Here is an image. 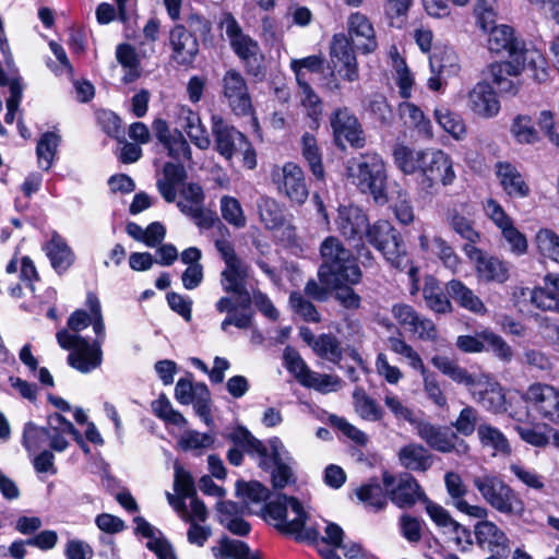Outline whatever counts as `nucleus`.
<instances>
[{"label": "nucleus", "mask_w": 559, "mask_h": 559, "mask_svg": "<svg viewBox=\"0 0 559 559\" xmlns=\"http://www.w3.org/2000/svg\"><path fill=\"white\" fill-rule=\"evenodd\" d=\"M393 158L403 174L420 175L419 186L428 194L438 193L439 186H452L456 179L452 157L440 148L414 150L399 144Z\"/></svg>", "instance_id": "obj_1"}, {"label": "nucleus", "mask_w": 559, "mask_h": 559, "mask_svg": "<svg viewBox=\"0 0 559 559\" xmlns=\"http://www.w3.org/2000/svg\"><path fill=\"white\" fill-rule=\"evenodd\" d=\"M221 277L223 290L236 296L235 300L230 297H222L215 304V308L219 313H228L222 321L221 329L227 331L230 325H235L238 329H249L252 322V298L247 289L250 266L241 259L236 260L225 264Z\"/></svg>", "instance_id": "obj_2"}, {"label": "nucleus", "mask_w": 559, "mask_h": 559, "mask_svg": "<svg viewBox=\"0 0 559 559\" xmlns=\"http://www.w3.org/2000/svg\"><path fill=\"white\" fill-rule=\"evenodd\" d=\"M320 254L322 263L318 276L322 285H356L360 282L362 273L357 264V259L338 238L326 237L320 246Z\"/></svg>", "instance_id": "obj_3"}, {"label": "nucleus", "mask_w": 559, "mask_h": 559, "mask_svg": "<svg viewBox=\"0 0 559 559\" xmlns=\"http://www.w3.org/2000/svg\"><path fill=\"white\" fill-rule=\"evenodd\" d=\"M263 510L278 532L294 535L298 542L319 540V531L313 526L306 527L309 515L297 498L280 495L275 500L265 503Z\"/></svg>", "instance_id": "obj_4"}, {"label": "nucleus", "mask_w": 559, "mask_h": 559, "mask_svg": "<svg viewBox=\"0 0 559 559\" xmlns=\"http://www.w3.org/2000/svg\"><path fill=\"white\" fill-rule=\"evenodd\" d=\"M346 171L353 185L362 193H370L378 204L388 202L385 165L378 153L367 152L348 159Z\"/></svg>", "instance_id": "obj_5"}, {"label": "nucleus", "mask_w": 559, "mask_h": 559, "mask_svg": "<svg viewBox=\"0 0 559 559\" xmlns=\"http://www.w3.org/2000/svg\"><path fill=\"white\" fill-rule=\"evenodd\" d=\"M211 133L215 152L225 160L230 162L235 156L240 155L246 168L254 169L257 167V153L251 142L221 115H212Z\"/></svg>", "instance_id": "obj_6"}, {"label": "nucleus", "mask_w": 559, "mask_h": 559, "mask_svg": "<svg viewBox=\"0 0 559 559\" xmlns=\"http://www.w3.org/2000/svg\"><path fill=\"white\" fill-rule=\"evenodd\" d=\"M473 485L481 498L499 513L521 515L524 512V501L500 476L493 474L475 476Z\"/></svg>", "instance_id": "obj_7"}, {"label": "nucleus", "mask_w": 559, "mask_h": 559, "mask_svg": "<svg viewBox=\"0 0 559 559\" xmlns=\"http://www.w3.org/2000/svg\"><path fill=\"white\" fill-rule=\"evenodd\" d=\"M222 27L225 28L230 47L243 63L247 73L259 80L263 79L265 68L258 41L242 32L241 26L231 13L224 14Z\"/></svg>", "instance_id": "obj_8"}, {"label": "nucleus", "mask_w": 559, "mask_h": 559, "mask_svg": "<svg viewBox=\"0 0 559 559\" xmlns=\"http://www.w3.org/2000/svg\"><path fill=\"white\" fill-rule=\"evenodd\" d=\"M366 238L378 251H380L386 261L397 270H405L409 265L405 243L401 234L388 221H377L372 225L368 224Z\"/></svg>", "instance_id": "obj_9"}, {"label": "nucleus", "mask_w": 559, "mask_h": 559, "mask_svg": "<svg viewBox=\"0 0 559 559\" xmlns=\"http://www.w3.org/2000/svg\"><path fill=\"white\" fill-rule=\"evenodd\" d=\"M330 67L333 71L326 82V87L331 91L341 88V84L335 72L347 82L359 80V68L355 50L348 38L343 33L335 34L332 37L329 47Z\"/></svg>", "instance_id": "obj_10"}, {"label": "nucleus", "mask_w": 559, "mask_h": 559, "mask_svg": "<svg viewBox=\"0 0 559 559\" xmlns=\"http://www.w3.org/2000/svg\"><path fill=\"white\" fill-rule=\"evenodd\" d=\"M57 342L63 349H71L68 364L82 373H88L98 368L103 361V350L98 343H90L80 334H71L61 330L56 335Z\"/></svg>", "instance_id": "obj_11"}, {"label": "nucleus", "mask_w": 559, "mask_h": 559, "mask_svg": "<svg viewBox=\"0 0 559 559\" xmlns=\"http://www.w3.org/2000/svg\"><path fill=\"white\" fill-rule=\"evenodd\" d=\"M221 97L239 117L253 114L252 98L245 76L236 69L227 70L219 81Z\"/></svg>", "instance_id": "obj_12"}, {"label": "nucleus", "mask_w": 559, "mask_h": 559, "mask_svg": "<svg viewBox=\"0 0 559 559\" xmlns=\"http://www.w3.org/2000/svg\"><path fill=\"white\" fill-rule=\"evenodd\" d=\"M382 484L388 498L400 509L412 508L418 501L423 503L427 497L417 479L409 473L394 476L385 472Z\"/></svg>", "instance_id": "obj_13"}, {"label": "nucleus", "mask_w": 559, "mask_h": 559, "mask_svg": "<svg viewBox=\"0 0 559 559\" xmlns=\"http://www.w3.org/2000/svg\"><path fill=\"white\" fill-rule=\"evenodd\" d=\"M179 194L180 200L177 201V207L183 215L191 218L200 228L209 229L214 225L215 214L205 209V194L199 183L183 185L179 189Z\"/></svg>", "instance_id": "obj_14"}, {"label": "nucleus", "mask_w": 559, "mask_h": 559, "mask_svg": "<svg viewBox=\"0 0 559 559\" xmlns=\"http://www.w3.org/2000/svg\"><path fill=\"white\" fill-rule=\"evenodd\" d=\"M335 143L344 148L343 141L354 148H362L366 145V136L358 118L347 107L337 108L330 117Z\"/></svg>", "instance_id": "obj_15"}, {"label": "nucleus", "mask_w": 559, "mask_h": 559, "mask_svg": "<svg viewBox=\"0 0 559 559\" xmlns=\"http://www.w3.org/2000/svg\"><path fill=\"white\" fill-rule=\"evenodd\" d=\"M273 181L280 194L287 198L292 203L304 204L309 190L302 169L295 163H286L273 174Z\"/></svg>", "instance_id": "obj_16"}, {"label": "nucleus", "mask_w": 559, "mask_h": 559, "mask_svg": "<svg viewBox=\"0 0 559 559\" xmlns=\"http://www.w3.org/2000/svg\"><path fill=\"white\" fill-rule=\"evenodd\" d=\"M416 430L419 438L438 452H455L459 455H466L469 452L467 442L459 439L455 432H449L444 427L428 421H419Z\"/></svg>", "instance_id": "obj_17"}, {"label": "nucleus", "mask_w": 559, "mask_h": 559, "mask_svg": "<svg viewBox=\"0 0 559 559\" xmlns=\"http://www.w3.org/2000/svg\"><path fill=\"white\" fill-rule=\"evenodd\" d=\"M523 400L544 419L559 423V389L547 383L535 382L523 394Z\"/></svg>", "instance_id": "obj_18"}, {"label": "nucleus", "mask_w": 559, "mask_h": 559, "mask_svg": "<svg viewBox=\"0 0 559 559\" xmlns=\"http://www.w3.org/2000/svg\"><path fill=\"white\" fill-rule=\"evenodd\" d=\"M464 252L476 264L477 276L485 282L502 284L509 280L508 264L497 257L485 254L472 245L464 246Z\"/></svg>", "instance_id": "obj_19"}, {"label": "nucleus", "mask_w": 559, "mask_h": 559, "mask_svg": "<svg viewBox=\"0 0 559 559\" xmlns=\"http://www.w3.org/2000/svg\"><path fill=\"white\" fill-rule=\"evenodd\" d=\"M169 45L171 48V59L179 66H191L200 51L198 37L183 24H175L169 31Z\"/></svg>", "instance_id": "obj_20"}, {"label": "nucleus", "mask_w": 559, "mask_h": 559, "mask_svg": "<svg viewBox=\"0 0 559 559\" xmlns=\"http://www.w3.org/2000/svg\"><path fill=\"white\" fill-rule=\"evenodd\" d=\"M487 32H489L488 48L490 51L507 52L511 58L522 59L527 56L530 63H536L534 57L537 56V52L524 49L523 44L514 37L512 27L495 24Z\"/></svg>", "instance_id": "obj_21"}, {"label": "nucleus", "mask_w": 559, "mask_h": 559, "mask_svg": "<svg viewBox=\"0 0 559 559\" xmlns=\"http://www.w3.org/2000/svg\"><path fill=\"white\" fill-rule=\"evenodd\" d=\"M347 31L352 45H355L360 52L368 55L378 48L374 28L369 19L360 12L348 16Z\"/></svg>", "instance_id": "obj_22"}, {"label": "nucleus", "mask_w": 559, "mask_h": 559, "mask_svg": "<svg viewBox=\"0 0 559 559\" xmlns=\"http://www.w3.org/2000/svg\"><path fill=\"white\" fill-rule=\"evenodd\" d=\"M474 535L477 545L491 554L508 556L510 552V540L506 533L493 522L483 520L474 527Z\"/></svg>", "instance_id": "obj_23"}, {"label": "nucleus", "mask_w": 559, "mask_h": 559, "mask_svg": "<svg viewBox=\"0 0 559 559\" xmlns=\"http://www.w3.org/2000/svg\"><path fill=\"white\" fill-rule=\"evenodd\" d=\"M467 107L476 116L489 119L499 114L500 102L491 85L479 82L467 94Z\"/></svg>", "instance_id": "obj_24"}, {"label": "nucleus", "mask_w": 559, "mask_h": 559, "mask_svg": "<svg viewBox=\"0 0 559 559\" xmlns=\"http://www.w3.org/2000/svg\"><path fill=\"white\" fill-rule=\"evenodd\" d=\"M546 287L521 289L522 295H530V301L543 311L559 313V274L548 273L544 277Z\"/></svg>", "instance_id": "obj_25"}, {"label": "nucleus", "mask_w": 559, "mask_h": 559, "mask_svg": "<svg viewBox=\"0 0 559 559\" xmlns=\"http://www.w3.org/2000/svg\"><path fill=\"white\" fill-rule=\"evenodd\" d=\"M444 485L447 492L452 499V504L462 513L476 519H485L488 511L481 506L469 504L464 497L467 493V488L464 485L462 477L454 472H448L444 475Z\"/></svg>", "instance_id": "obj_26"}, {"label": "nucleus", "mask_w": 559, "mask_h": 559, "mask_svg": "<svg viewBox=\"0 0 559 559\" xmlns=\"http://www.w3.org/2000/svg\"><path fill=\"white\" fill-rule=\"evenodd\" d=\"M335 223L338 231L347 239H360L368 227L367 215L353 205L341 206Z\"/></svg>", "instance_id": "obj_27"}, {"label": "nucleus", "mask_w": 559, "mask_h": 559, "mask_svg": "<svg viewBox=\"0 0 559 559\" xmlns=\"http://www.w3.org/2000/svg\"><path fill=\"white\" fill-rule=\"evenodd\" d=\"M178 121L198 148L205 151L211 146V139L198 112L188 106H181L178 111Z\"/></svg>", "instance_id": "obj_28"}, {"label": "nucleus", "mask_w": 559, "mask_h": 559, "mask_svg": "<svg viewBox=\"0 0 559 559\" xmlns=\"http://www.w3.org/2000/svg\"><path fill=\"white\" fill-rule=\"evenodd\" d=\"M397 459L402 467L413 472H426L433 463L430 451L415 442L403 445L397 452Z\"/></svg>", "instance_id": "obj_29"}, {"label": "nucleus", "mask_w": 559, "mask_h": 559, "mask_svg": "<svg viewBox=\"0 0 559 559\" xmlns=\"http://www.w3.org/2000/svg\"><path fill=\"white\" fill-rule=\"evenodd\" d=\"M135 531L147 539L146 547L153 551L158 559H170L174 557V550L168 539L163 533L150 524L141 516L134 519Z\"/></svg>", "instance_id": "obj_30"}, {"label": "nucleus", "mask_w": 559, "mask_h": 559, "mask_svg": "<svg viewBox=\"0 0 559 559\" xmlns=\"http://www.w3.org/2000/svg\"><path fill=\"white\" fill-rule=\"evenodd\" d=\"M187 171L182 165L166 163L163 168V177L157 180V189L164 200L173 203L177 199L178 189L183 186Z\"/></svg>", "instance_id": "obj_31"}, {"label": "nucleus", "mask_w": 559, "mask_h": 559, "mask_svg": "<svg viewBox=\"0 0 559 559\" xmlns=\"http://www.w3.org/2000/svg\"><path fill=\"white\" fill-rule=\"evenodd\" d=\"M445 290L449 297L452 298L460 307L475 314L484 316L487 312V308L481 299L461 281H449L445 285Z\"/></svg>", "instance_id": "obj_32"}, {"label": "nucleus", "mask_w": 559, "mask_h": 559, "mask_svg": "<svg viewBox=\"0 0 559 559\" xmlns=\"http://www.w3.org/2000/svg\"><path fill=\"white\" fill-rule=\"evenodd\" d=\"M44 250L51 263V266L58 272H66L74 262V253L66 240L57 233L45 245Z\"/></svg>", "instance_id": "obj_33"}, {"label": "nucleus", "mask_w": 559, "mask_h": 559, "mask_svg": "<svg viewBox=\"0 0 559 559\" xmlns=\"http://www.w3.org/2000/svg\"><path fill=\"white\" fill-rule=\"evenodd\" d=\"M497 175L500 178V183L503 190L514 198H524L530 193V188L525 183L522 175L511 164L499 163L497 165Z\"/></svg>", "instance_id": "obj_34"}, {"label": "nucleus", "mask_w": 559, "mask_h": 559, "mask_svg": "<svg viewBox=\"0 0 559 559\" xmlns=\"http://www.w3.org/2000/svg\"><path fill=\"white\" fill-rule=\"evenodd\" d=\"M423 297L426 306L436 313H450L452 304L433 276H427L423 288Z\"/></svg>", "instance_id": "obj_35"}, {"label": "nucleus", "mask_w": 559, "mask_h": 559, "mask_svg": "<svg viewBox=\"0 0 559 559\" xmlns=\"http://www.w3.org/2000/svg\"><path fill=\"white\" fill-rule=\"evenodd\" d=\"M433 116L437 123L453 139L460 141L466 136V126L463 118L447 106H437Z\"/></svg>", "instance_id": "obj_36"}, {"label": "nucleus", "mask_w": 559, "mask_h": 559, "mask_svg": "<svg viewBox=\"0 0 559 559\" xmlns=\"http://www.w3.org/2000/svg\"><path fill=\"white\" fill-rule=\"evenodd\" d=\"M400 116L405 119L406 122L412 124L419 134L427 139H431L433 135L432 124L429 118H427L424 111L415 104L409 102H403L399 105Z\"/></svg>", "instance_id": "obj_37"}, {"label": "nucleus", "mask_w": 559, "mask_h": 559, "mask_svg": "<svg viewBox=\"0 0 559 559\" xmlns=\"http://www.w3.org/2000/svg\"><path fill=\"white\" fill-rule=\"evenodd\" d=\"M257 206L260 219L265 228L278 229L284 225V213L276 200L263 195L258 200Z\"/></svg>", "instance_id": "obj_38"}, {"label": "nucleus", "mask_w": 559, "mask_h": 559, "mask_svg": "<svg viewBox=\"0 0 559 559\" xmlns=\"http://www.w3.org/2000/svg\"><path fill=\"white\" fill-rule=\"evenodd\" d=\"M392 68L394 70L395 83L399 87V94L402 98L412 97V90L415 83L414 75L407 67L405 60L399 55L397 50L391 51Z\"/></svg>", "instance_id": "obj_39"}, {"label": "nucleus", "mask_w": 559, "mask_h": 559, "mask_svg": "<svg viewBox=\"0 0 559 559\" xmlns=\"http://www.w3.org/2000/svg\"><path fill=\"white\" fill-rule=\"evenodd\" d=\"M353 400L355 411L362 419L379 421L383 418L384 412L382 407L374 399L370 397L364 389H355Z\"/></svg>", "instance_id": "obj_40"}, {"label": "nucleus", "mask_w": 559, "mask_h": 559, "mask_svg": "<svg viewBox=\"0 0 559 559\" xmlns=\"http://www.w3.org/2000/svg\"><path fill=\"white\" fill-rule=\"evenodd\" d=\"M301 154L307 160L312 175L321 180L324 178L322 154L313 134L306 132L301 136Z\"/></svg>", "instance_id": "obj_41"}, {"label": "nucleus", "mask_w": 559, "mask_h": 559, "mask_svg": "<svg viewBox=\"0 0 559 559\" xmlns=\"http://www.w3.org/2000/svg\"><path fill=\"white\" fill-rule=\"evenodd\" d=\"M211 552L214 559H245L249 554V546L242 540L222 536L217 544L211 547Z\"/></svg>", "instance_id": "obj_42"}, {"label": "nucleus", "mask_w": 559, "mask_h": 559, "mask_svg": "<svg viewBox=\"0 0 559 559\" xmlns=\"http://www.w3.org/2000/svg\"><path fill=\"white\" fill-rule=\"evenodd\" d=\"M312 349L317 356L335 365L340 364L343 358L341 343L332 334L319 335L312 344Z\"/></svg>", "instance_id": "obj_43"}, {"label": "nucleus", "mask_w": 559, "mask_h": 559, "mask_svg": "<svg viewBox=\"0 0 559 559\" xmlns=\"http://www.w3.org/2000/svg\"><path fill=\"white\" fill-rule=\"evenodd\" d=\"M228 438L248 454H255L262 460L267 456V448L245 427H237Z\"/></svg>", "instance_id": "obj_44"}, {"label": "nucleus", "mask_w": 559, "mask_h": 559, "mask_svg": "<svg viewBox=\"0 0 559 559\" xmlns=\"http://www.w3.org/2000/svg\"><path fill=\"white\" fill-rule=\"evenodd\" d=\"M477 435L483 447L492 448L496 452L502 454H510L509 441L498 428L483 424L478 426Z\"/></svg>", "instance_id": "obj_45"}, {"label": "nucleus", "mask_w": 559, "mask_h": 559, "mask_svg": "<svg viewBox=\"0 0 559 559\" xmlns=\"http://www.w3.org/2000/svg\"><path fill=\"white\" fill-rule=\"evenodd\" d=\"M297 84L301 91V105L311 120L310 128H317L322 115V102L308 81H300Z\"/></svg>", "instance_id": "obj_46"}, {"label": "nucleus", "mask_w": 559, "mask_h": 559, "mask_svg": "<svg viewBox=\"0 0 559 559\" xmlns=\"http://www.w3.org/2000/svg\"><path fill=\"white\" fill-rule=\"evenodd\" d=\"M356 497L374 511L383 510L388 504V495L380 484H366L356 489Z\"/></svg>", "instance_id": "obj_47"}, {"label": "nucleus", "mask_w": 559, "mask_h": 559, "mask_svg": "<svg viewBox=\"0 0 559 559\" xmlns=\"http://www.w3.org/2000/svg\"><path fill=\"white\" fill-rule=\"evenodd\" d=\"M59 143L60 135L56 132H46L41 135L36 147L38 165L41 169L48 170L51 167Z\"/></svg>", "instance_id": "obj_48"}, {"label": "nucleus", "mask_w": 559, "mask_h": 559, "mask_svg": "<svg viewBox=\"0 0 559 559\" xmlns=\"http://www.w3.org/2000/svg\"><path fill=\"white\" fill-rule=\"evenodd\" d=\"M388 346L394 354L404 358L409 367L416 371L424 372L426 367L420 355L412 345L406 343L402 337L391 336L388 338Z\"/></svg>", "instance_id": "obj_49"}, {"label": "nucleus", "mask_w": 559, "mask_h": 559, "mask_svg": "<svg viewBox=\"0 0 559 559\" xmlns=\"http://www.w3.org/2000/svg\"><path fill=\"white\" fill-rule=\"evenodd\" d=\"M526 62L530 63V58L524 56L522 59L519 57L512 58L511 61L496 62L489 68L492 82L497 85L498 81H504L506 78H518L525 69Z\"/></svg>", "instance_id": "obj_50"}, {"label": "nucleus", "mask_w": 559, "mask_h": 559, "mask_svg": "<svg viewBox=\"0 0 559 559\" xmlns=\"http://www.w3.org/2000/svg\"><path fill=\"white\" fill-rule=\"evenodd\" d=\"M473 13L476 24L487 32L496 24L498 19V1L497 0H474Z\"/></svg>", "instance_id": "obj_51"}, {"label": "nucleus", "mask_w": 559, "mask_h": 559, "mask_svg": "<svg viewBox=\"0 0 559 559\" xmlns=\"http://www.w3.org/2000/svg\"><path fill=\"white\" fill-rule=\"evenodd\" d=\"M116 57L118 62L126 69H128V73L126 75V81L131 82L140 76V60L138 53L129 44H120L116 49Z\"/></svg>", "instance_id": "obj_52"}, {"label": "nucleus", "mask_w": 559, "mask_h": 559, "mask_svg": "<svg viewBox=\"0 0 559 559\" xmlns=\"http://www.w3.org/2000/svg\"><path fill=\"white\" fill-rule=\"evenodd\" d=\"M342 385V379L335 374L319 373L312 371L302 386L313 389L322 394L337 391Z\"/></svg>", "instance_id": "obj_53"}, {"label": "nucleus", "mask_w": 559, "mask_h": 559, "mask_svg": "<svg viewBox=\"0 0 559 559\" xmlns=\"http://www.w3.org/2000/svg\"><path fill=\"white\" fill-rule=\"evenodd\" d=\"M289 305L293 311L302 320L311 323L321 321V316L316 306L309 301L301 293L293 292L289 296Z\"/></svg>", "instance_id": "obj_54"}, {"label": "nucleus", "mask_w": 559, "mask_h": 559, "mask_svg": "<svg viewBox=\"0 0 559 559\" xmlns=\"http://www.w3.org/2000/svg\"><path fill=\"white\" fill-rule=\"evenodd\" d=\"M479 414L478 411L473 406L466 405L463 407L454 421L451 423V427L455 429V433L469 437L478 428Z\"/></svg>", "instance_id": "obj_55"}, {"label": "nucleus", "mask_w": 559, "mask_h": 559, "mask_svg": "<svg viewBox=\"0 0 559 559\" xmlns=\"http://www.w3.org/2000/svg\"><path fill=\"white\" fill-rule=\"evenodd\" d=\"M236 490L247 506L265 502L270 496V490L259 481H238Z\"/></svg>", "instance_id": "obj_56"}, {"label": "nucleus", "mask_w": 559, "mask_h": 559, "mask_svg": "<svg viewBox=\"0 0 559 559\" xmlns=\"http://www.w3.org/2000/svg\"><path fill=\"white\" fill-rule=\"evenodd\" d=\"M163 146L167 150L168 155L175 159L191 160L192 158L191 147L180 130H173L171 135L163 143Z\"/></svg>", "instance_id": "obj_57"}, {"label": "nucleus", "mask_w": 559, "mask_h": 559, "mask_svg": "<svg viewBox=\"0 0 559 559\" xmlns=\"http://www.w3.org/2000/svg\"><path fill=\"white\" fill-rule=\"evenodd\" d=\"M449 223L451 228L467 241L466 245L475 246L480 239L479 233L475 229L474 223L467 217L457 212L449 215Z\"/></svg>", "instance_id": "obj_58"}, {"label": "nucleus", "mask_w": 559, "mask_h": 559, "mask_svg": "<svg viewBox=\"0 0 559 559\" xmlns=\"http://www.w3.org/2000/svg\"><path fill=\"white\" fill-rule=\"evenodd\" d=\"M23 444L28 452H36L45 445H49V435L46 427H38L28 423L24 427Z\"/></svg>", "instance_id": "obj_59"}, {"label": "nucleus", "mask_w": 559, "mask_h": 559, "mask_svg": "<svg viewBox=\"0 0 559 559\" xmlns=\"http://www.w3.org/2000/svg\"><path fill=\"white\" fill-rule=\"evenodd\" d=\"M221 213L223 218L230 225L241 228L246 225V217L239 201L229 195L221 199Z\"/></svg>", "instance_id": "obj_60"}, {"label": "nucleus", "mask_w": 559, "mask_h": 559, "mask_svg": "<svg viewBox=\"0 0 559 559\" xmlns=\"http://www.w3.org/2000/svg\"><path fill=\"white\" fill-rule=\"evenodd\" d=\"M539 252L559 264V236L550 229H540L536 235Z\"/></svg>", "instance_id": "obj_61"}, {"label": "nucleus", "mask_w": 559, "mask_h": 559, "mask_svg": "<svg viewBox=\"0 0 559 559\" xmlns=\"http://www.w3.org/2000/svg\"><path fill=\"white\" fill-rule=\"evenodd\" d=\"M283 356L286 369L302 385V381L308 379L312 370L307 366L298 352L292 347H286Z\"/></svg>", "instance_id": "obj_62"}, {"label": "nucleus", "mask_w": 559, "mask_h": 559, "mask_svg": "<svg viewBox=\"0 0 559 559\" xmlns=\"http://www.w3.org/2000/svg\"><path fill=\"white\" fill-rule=\"evenodd\" d=\"M190 499V510L188 509L185 501H179L177 506V512L179 513L182 521L187 523L192 522H205L207 519V510L203 501H201L197 493Z\"/></svg>", "instance_id": "obj_63"}, {"label": "nucleus", "mask_w": 559, "mask_h": 559, "mask_svg": "<svg viewBox=\"0 0 559 559\" xmlns=\"http://www.w3.org/2000/svg\"><path fill=\"white\" fill-rule=\"evenodd\" d=\"M511 131L520 143L532 144L538 140L537 131L534 129L532 119L527 116H518L513 120Z\"/></svg>", "instance_id": "obj_64"}]
</instances>
